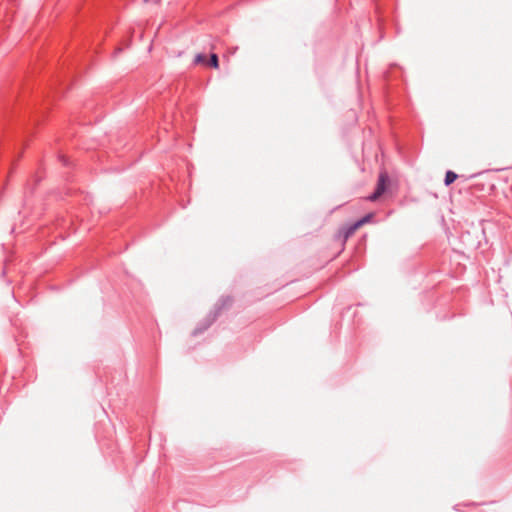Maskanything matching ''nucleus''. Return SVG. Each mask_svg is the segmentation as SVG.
I'll return each mask as SVG.
<instances>
[{"label":"nucleus","instance_id":"obj_1","mask_svg":"<svg viewBox=\"0 0 512 512\" xmlns=\"http://www.w3.org/2000/svg\"><path fill=\"white\" fill-rule=\"evenodd\" d=\"M232 298L230 296L222 297L219 302L215 306V311L212 315L209 316L208 322L204 328H197L194 331V334L201 333L203 330L208 328L212 322L216 320L218 315L220 314V311L226 307H230L232 305Z\"/></svg>","mask_w":512,"mask_h":512},{"label":"nucleus","instance_id":"obj_3","mask_svg":"<svg viewBox=\"0 0 512 512\" xmlns=\"http://www.w3.org/2000/svg\"><path fill=\"white\" fill-rule=\"evenodd\" d=\"M357 229H359V227L357 226L356 222H354L352 224H349V225L343 227L340 230V234L342 235L344 241H346L349 237H351L356 232Z\"/></svg>","mask_w":512,"mask_h":512},{"label":"nucleus","instance_id":"obj_5","mask_svg":"<svg viewBox=\"0 0 512 512\" xmlns=\"http://www.w3.org/2000/svg\"><path fill=\"white\" fill-rule=\"evenodd\" d=\"M207 64H208L210 67L217 69V68L219 67V59H218L217 54L212 53V54L210 55V59H209V62H207Z\"/></svg>","mask_w":512,"mask_h":512},{"label":"nucleus","instance_id":"obj_4","mask_svg":"<svg viewBox=\"0 0 512 512\" xmlns=\"http://www.w3.org/2000/svg\"><path fill=\"white\" fill-rule=\"evenodd\" d=\"M457 178L458 175L455 172L448 170L445 174L444 184L450 186Z\"/></svg>","mask_w":512,"mask_h":512},{"label":"nucleus","instance_id":"obj_7","mask_svg":"<svg viewBox=\"0 0 512 512\" xmlns=\"http://www.w3.org/2000/svg\"><path fill=\"white\" fill-rule=\"evenodd\" d=\"M193 63L197 64H207L206 55L199 53L195 56Z\"/></svg>","mask_w":512,"mask_h":512},{"label":"nucleus","instance_id":"obj_2","mask_svg":"<svg viewBox=\"0 0 512 512\" xmlns=\"http://www.w3.org/2000/svg\"><path fill=\"white\" fill-rule=\"evenodd\" d=\"M388 182V174L386 172H381L378 176L375 191L368 197V200L376 201L386 191Z\"/></svg>","mask_w":512,"mask_h":512},{"label":"nucleus","instance_id":"obj_8","mask_svg":"<svg viewBox=\"0 0 512 512\" xmlns=\"http://www.w3.org/2000/svg\"><path fill=\"white\" fill-rule=\"evenodd\" d=\"M62 161L64 165H67V160L64 157H62Z\"/></svg>","mask_w":512,"mask_h":512},{"label":"nucleus","instance_id":"obj_6","mask_svg":"<svg viewBox=\"0 0 512 512\" xmlns=\"http://www.w3.org/2000/svg\"><path fill=\"white\" fill-rule=\"evenodd\" d=\"M372 218H373V214L372 213L366 214L364 217H362L361 219L357 220L356 224L360 228L362 225L370 222L372 220Z\"/></svg>","mask_w":512,"mask_h":512}]
</instances>
